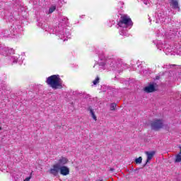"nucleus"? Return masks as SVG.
<instances>
[{
	"label": "nucleus",
	"mask_w": 181,
	"mask_h": 181,
	"mask_svg": "<svg viewBox=\"0 0 181 181\" xmlns=\"http://www.w3.org/2000/svg\"><path fill=\"white\" fill-rule=\"evenodd\" d=\"M178 154L181 155V147L180 148V153Z\"/></svg>",
	"instance_id": "obj_19"
},
{
	"label": "nucleus",
	"mask_w": 181,
	"mask_h": 181,
	"mask_svg": "<svg viewBox=\"0 0 181 181\" xmlns=\"http://www.w3.org/2000/svg\"><path fill=\"white\" fill-rule=\"evenodd\" d=\"M175 163H179V162H181V155L180 154H177L175 156Z\"/></svg>",
	"instance_id": "obj_12"
},
{
	"label": "nucleus",
	"mask_w": 181,
	"mask_h": 181,
	"mask_svg": "<svg viewBox=\"0 0 181 181\" xmlns=\"http://www.w3.org/2000/svg\"><path fill=\"white\" fill-rule=\"evenodd\" d=\"M46 83L53 90H62L63 83L59 75H52L47 78Z\"/></svg>",
	"instance_id": "obj_1"
},
{
	"label": "nucleus",
	"mask_w": 181,
	"mask_h": 181,
	"mask_svg": "<svg viewBox=\"0 0 181 181\" xmlns=\"http://www.w3.org/2000/svg\"><path fill=\"white\" fill-rule=\"evenodd\" d=\"M59 171L62 176H67V175H70V169H69L67 166L62 165L59 167Z\"/></svg>",
	"instance_id": "obj_6"
},
{
	"label": "nucleus",
	"mask_w": 181,
	"mask_h": 181,
	"mask_svg": "<svg viewBox=\"0 0 181 181\" xmlns=\"http://www.w3.org/2000/svg\"><path fill=\"white\" fill-rule=\"evenodd\" d=\"M94 86H97L100 83V78L97 76L95 79L93 81Z\"/></svg>",
	"instance_id": "obj_14"
},
{
	"label": "nucleus",
	"mask_w": 181,
	"mask_h": 181,
	"mask_svg": "<svg viewBox=\"0 0 181 181\" xmlns=\"http://www.w3.org/2000/svg\"><path fill=\"white\" fill-rule=\"evenodd\" d=\"M111 172H114V168H110Z\"/></svg>",
	"instance_id": "obj_20"
},
{
	"label": "nucleus",
	"mask_w": 181,
	"mask_h": 181,
	"mask_svg": "<svg viewBox=\"0 0 181 181\" xmlns=\"http://www.w3.org/2000/svg\"><path fill=\"white\" fill-rule=\"evenodd\" d=\"M88 111H90V114L91 115L92 118L95 121H97V116H95V114L94 113V110H93V108L91 107H88Z\"/></svg>",
	"instance_id": "obj_11"
},
{
	"label": "nucleus",
	"mask_w": 181,
	"mask_h": 181,
	"mask_svg": "<svg viewBox=\"0 0 181 181\" xmlns=\"http://www.w3.org/2000/svg\"><path fill=\"white\" fill-rule=\"evenodd\" d=\"M136 163H142V157H139L135 160Z\"/></svg>",
	"instance_id": "obj_15"
},
{
	"label": "nucleus",
	"mask_w": 181,
	"mask_h": 181,
	"mask_svg": "<svg viewBox=\"0 0 181 181\" xmlns=\"http://www.w3.org/2000/svg\"><path fill=\"white\" fill-rule=\"evenodd\" d=\"M49 174L52 175V176H57L59 175V172H60V167L59 164H54L52 165V168H50L49 170Z\"/></svg>",
	"instance_id": "obj_5"
},
{
	"label": "nucleus",
	"mask_w": 181,
	"mask_h": 181,
	"mask_svg": "<svg viewBox=\"0 0 181 181\" xmlns=\"http://www.w3.org/2000/svg\"><path fill=\"white\" fill-rule=\"evenodd\" d=\"M54 11H56V7L55 6L51 7L49 8V13H53V12H54Z\"/></svg>",
	"instance_id": "obj_16"
},
{
	"label": "nucleus",
	"mask_w": 181,
	"mask_h": 181,
	"mask_svg": "<svg viewBox=\"0 0 181 181\" xmlns=\"http://www.w3.org/2000/svg\"><path fill=\"white\" fill-rule=\"evenodd\" d=\"M151 129L153 131H159L163 128V120L160 119H155L151 123Z\"/></svg>",
	"instance_id": "obj_3"
},
{
	"label": "nucleus",
	"mask_w": 181,
	"mask_h": 181,
	"mask_svg": "<svg viewBox=\"0 0 181 181\" xmlns=\"http://www.w3.org/2000/svg\"><path fill=\"white\" fill-rule=\"evenodd\" d=\"M115 108H117V104L116 103H112L110 105V111H115Z\"/></svg>",
	"instance_id": "obj_13"
},
{
	"label": "nucleus",
	"mask_w": 181,
	"mask_h": 181,
	"mask_svg": "<svg viewBox=\"0 0 181 181\" xmlns=\"http://www.w3.org/2000/svg\"><path fill=\"white\" fill-rule=\"evenodd\" d=\"M68 163H69V159H67V158L61 157L58 160V163H57L56 165H58V166L62 167V166H64V165H66Z\"/></svg>",
	"instance_id": "obj_7"
},
{
	"label": "nucleus",
	"mask_w": 181,
	"mask_h": 181,
	"mask_svg": "<svg viewBox=\"0 0 181 181\" xmlns=\"http://www.w3.org/2000/svg\"><path fill=\"white\" fill-rule=\"evenodd\" d=\"M0 131H2V127H0Z\"/></svg>",
	"instance_id": "obj_21"
},
{
	"label": "nucleus",
	"mask_w": 181,
	"mask_h": 181,
	"mask_svg": "<svg viewBox=\"0 0 181 181\" xmlns=\"http://www.w3.org/2000/svg\"><path fill=\"white\" fill-rule=\"evenodd\" d=\"M30 179H31V177H28L25 178L24 181H29V180H30Z\"/></svg>",
	"instance_id": "obj_17"
},
{
	"label": "nucleus",
	"mask_w": 181,
	"mask_h": 181,
	"mask_svg": "<svg viewBox=\"0 0 181 181\" xmlns=\"http://www.w3.org/2000/svg\"><path fill=\"white\" fill-rule=\"evenodd\" d=\"M171 2L174 9H180L179 7V1H177V0H171Z\"/></svg>",
	"instance_id": "obj_9"
},
{
	"label": "nucleus",
	"mask_w": 181,
	"mask_h": 181,
	"mask_svg": "<svg viewBox=\"0 0 181 181\" xmlns=\"http://www.w3.org/2000/svg\"><path fill=\"white\" fill-rule=\"evenodd\" d=\"M88 111H90V114L91 115L92 118L95 121H97V116H95V114L94 113V110H93V108L91 107H88Z\"/></svg>",
	"instance_id": "obj_10"
},
{
	"label": "nucleus",
	"mask_w": 181,
	"mask_h": 181,
	"mask_svg": "<svg viewBox=\"0 0 181 181\" xmlns=\"http://www.w3.org/2000/svg\"><path fill=\"white\" fill-rule=\"evenodd\" d=\"M157 87L158 84L155 83H148V86L144 88L143 90L144 91V93H147V94H149L151 93H155V91H157Z\"/></svg>",
	"instance_id": "obj_4"
},
{
	"label": "nucleus",
	"mask_w": 181,
	"mask_h": 181,
	"mask_svg": "<svg viewBox=\"0 0 181 181\" xmlns=\"http://www.w3.org/2000/svg\"><path fill=\"white\" fill-rule=\"evenodd\" d=\"M156 80H159V79L160 78V76H157L156 77Z\"/></svg>",
	"instance_id": "obj_18"
},
{
	"label": "nucleus",
	"mask_w": 181,
	"mask_h": 181,
	"mask_svg": "<svg viewBox=\"0 0 181 181\" xmlns=\"http://www.w3.org/2000/svg\"><path fill=\"white\" fill-rule=\"evenodd\" d=\"M134 25V22L131 17L127 14H120V18L117 21V26L119 28H129Z\"/></svg>",
	"instance_id": "obj_2"
},
{
	"label": "nucleus",
	"mask_w": 181,
	"mask_h": 181,
	"mask_svg": "<svg viewBox=\"0 0 181 181\" xmlns=\"http://www.w3.org/2000/svg\"><path fill=\"white\" fill-rule=\"evenodd\" d=\"M145 153L147 156V160L146 162V164L149 162V160H152V158H153V156H155V151H151V152L146 151Z\"/></svg>",
	"instance_id": "obj_8"
}]
</instances>
